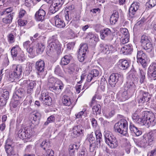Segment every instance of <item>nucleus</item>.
Segmentation results:
<instances>
[{"label": "nucleus", "mask_w": 156, "mask_h": 156, "mask_svg": "<svg viewBox=\"0 0 156 156\" xmlns=\"http://www.w3.org/2000/svg\"><path fill=\"white\" fill-rule=\"evenodd\" d=\"M107 82L105 78H102L100 82V87L101 90L104 91L105 90V85H106V83Z\"/></svg>", "instance_id": "4d7b16f0"}, {"label": "nucleus", "mask_w": 156, "mask_h": 156, "mask_svg": "<svg viewBox=\"0 0 156 156\" xmlns=\"http://www.w3.org/2000/svg\"><path fill=\"white\" fill-rule=\"evenodd\" d=\"M63 3L62 0H55L54 4L50 7V12L53 13H55L62 7Z\"/></svg>", "instance_id": "aec40b11"}, {"label": "nucleus", "mask_w": 156, "mask_h": 156, "mask_svg": "<svg viewBox=\"0 0 156 156\" xmlns=\"http://www.w3.org/2000/svg\"><path fill=\"white\" fill-rule=\"evenodd\" d=\"M39 100L45 105L49 106L52 104V99L49 95L48 92L46 90L41 91Z\"/></svg>", "instance_id": "0eeeda50"}, {"label": "nucleus", "mask_w": 156, "mask_h": 156, "mask_svg": "<svg viewBox=\"0 0 156 156\" xmlns=\"http://www.w3.org/2000/svg\"><path fill=\"white\" fill-rule=\"evenodd\" d=\"M119 75L118 73H112L108 80L109 84L112 87H114L119 78Z\"/></svg>", "instance_id": "4be33fe9"}, {"label": "nucleus", "mask_w": 156, "mask_h": 156, "mask_svg": "<svg viewBox=\"0 0 156 156\" xmlns=\"http://www.w3.org/2000/svg\"><path fill=\"white\" fill-rule=\"evenodd\" d=\"M128 123L126 119H121L116 123L114 126L115 131L123 136H127L128 135L127 129Z\"/></svg>", "instance_id": "f03ea898"}, {"label": "nucleus", "mask_w": 156, "mask_h": 156, "mask_svg": "<svg viewBox=\"0 0 156 156\" xmlns=\"http://www.w3.org/2000/svg\"><path fill=\"white\" fill-rule=\"evenodd\" d=\"M92 109L94 114L96 115L99 114L101 112V106L99 104H96L93 107Z\"/></svg>", "instance_id": "79ce46f5"}, {"label": "nucleus", "mask_w": 156, "mask_h": 156, "mask_svg": "<svg viewBox=\"0 0 156 156\" xmlns=\"http://www.w3.org/2000/svg\"><path fill=\"white\" fill-rule=\"evenodd\" d=\"M119 65L121 69L124 70L127 69L129 66V63L126 60L120 59L119 61Z\"/></svg>", "instance_id": "e433bc0d"}, {"label": "nucleus", "mask_w": 156, "mask_h": 156, "mask_svg": "<svg viewBox=\"0 0 156 156\" xmlns=\"http://www.w3.org/2000/svg\"><path fill=\"white\" fill-rule=\"evenodd\" d=\"M144 120L143 125L148 127L153 126L156 124V119L154 114L151 112L147 111H143Z\"/></svg>", "instance_id": "7ed1b4c3"}, {"label": "nucleus", "mask_w": 156, "mask_h": 156, "mask_svg": "<svg viewBox=\"0 0 156 156\" xmlns=\"http://www.w3.org/2000/svg\"><path fill=\"white\" fill-rule=\"evenodd\" d=\"M80 146L75 143L70 144L69 147L68 151L70 156H74L76 151H77Z\"/></svg>", "instance_id": "393cba45"}, {"label": "nucleus", "mask_w": 156, "mask_h": 156, "mask_svg": "<svg viewBox=\"0 0 156 156\" xmlns=\"http://www.w3.org/2000/svg\"><path fill=\"white\" fill-rule=\"evenodd\" d=\"M45 48V45L42 43H38L36 45V51L37 54H41Z\"/></svg>", "instance_id": "58836bf2"}, {"label": "nucleus", "mask_w": 156, "mask_h": 156, "mask_svg": "<svg viewBox=\"0 0 156 156\" xmlns=\"http://www.w3.org/2000/svg\"><path fill=\"white\" fill-rule=\"evenodd\" d=\"M100 51L101 52L105 54H109L115 52L116 50L112 45H108L103 43L100 45Z\"/></svg>", "instance_id": "1a4fd4ad"}, {"label": "nucleus", "mask_w": 156, "mask_h": 156, "mask_svg": "<svg viewBox=\"0 0 156 156\" xmlns=\"http://www.w3.org/2000/svg\"><path fill=\"white\" fill-rule=\"evenodd\" d=\"M129 128L130 131L133 132L137 136H139L142 133V131L139 130L136 127L132 122H130L129 123Z\"/></svg>", "instance_id": "473e14b6"}, {"label": "nucleus", "mask_w": 156, "mask_h": 156, "mask_svg": "<svg viewBox=\"0 0 156 156\" xmlns=\"http://www.w3.org/2000/svg\"><path fill=\"white\" fill-rule=\"evenodd\" d=\"M138 110H136L133 113L132 115V118L133 121L137 123L143 125L144 117L142 112H140Z\"/></svg>", "instance_id": "9b49d317"}, {"label": "nucleus", "mask_w": 156, "mask_h": 156, "mask_svg": "<svg viewBox=\"0 0 156 156\" xmlns=\"http://www.w3.org/2000/svg\"><path fill=\"white\" fill-rule=\"evenodd\" d=\"M119 17V12L116 11L114 10L113 14L111 15L110 22L112 24H115L117 21Z\"/></svg>", "instance_id": "c756f323"}, {"label": "nucleus", "mask_w": 156, "mask_h": 156, "mask_svg": "<svg viewBox=\"0 0 156 156\" xmlns=\"http://www.w3.org/2000/svg\"><path fill=\"white\" fill-rule=\"evenodd\" d=\"M66 10L67 12H75L74 11V6L73 5H70L66 8Z\"/></svg>", "instance_id": "69168bd1"}, {"label": "nucleus", "mask_w": 156, "mask_h": 156, "mask_svg": "<svg viewBox=\"0 0 156 156\" xmlns=\"http://www.w3.org/2000/svg\"><path fill=\"white\" fill-rule=\"evenodd\" d=\"M147 58L146 54L142 51H138L137 52V58L138 62L140 63L143 67H145L147 65L145 58Z\"/></svg>", "instance_id": "2eb2a0df"}, {"label": "nucleus", "mask_w": 156, "mask_h": 156, "mask_svg": "<svg viewBox=\"0 0 156 156\" xmlns=\"http://www.w3.org/2000/svg\"><path fill=\"white\" fill-rule=\"evenodd\" d=\"M31 119L34 121L39 119L41 116V114L38 112H33L30 114Z\"/></svg>", "instance_id": "c03bdc74"}, {"label": "nucleus", "mask_w": 156, "mask_h": 156, "mask_svg": "<svg viewBox=\"0 0 156 156\" xmlns=\"http://www.w3.org/2000/svg\"><path fill=\"white\" fill-rule=\"evenodd\" d=\"M124 149L125 150L126 153L129 154L130 152V146L127 143L124 144L123 145Z\"/></svg>", "instance_id": "052dcab7"}, {"label": "nucleus", "mask_w": 156, "mask_h": 156, "mask_svg": "<svg viewBox=\"0 0 156 156\" xmlns=\"http://www.w3.org/2000/svg\"><path fill=\"white\" fill-rule=\"evenodd\" d=\"M45 15V11L40 8L35 13L34 15L35 19L37 21L42 22L44 20Z\"/></svg>", "instance_id": "412c9836"}, {"label": "nucleus", "mask_w": 156, "mask_h": 156, "mask_svg": "<svg viewBox=\"0 0 156 156\" xmlns=\"http://www.w3.org/2000/svg\"><path fill=\"white\" fill-rule=\"evenodd\" d=\"M133 94L125 90L120 95V98L122 101H125L128 99Z\"/></svg>", "instance_id": "c9c22d12"}, {"label": "nucleus", "mask_w": 156, "mask_h": 156, "mask_svg": "<svg viewBox=\"0 0 156 156\" xmlns=\"http://www.w3.org/2000/svg\"><path fill=\"white\" fill-rule=\"evenodd\" d=\"M13 13V12H12V13H9L7 17L3 18L2 20V22L6 24L10 23L12 21Z\"/></svg>", "instance_id": "a18cd8bd"}, {"label": "nucleus", "mask_w": 156, "mask_h": 156, "mask_svg": "<svg viewBox=\"0 0 156 156\" xmlns=\"http://www.w3.org/2000/svg\"><path fill=\"white\" fill-rule=\"evenodd\" d=\"M83 128L80 126H77L73 128V136L74 137L83 136L84 135Z\"/></svg>", "instance_id": "a211bd4d"}, {"label": "nucleus", "mask_w": 156, "mask_h": 156, "mask_svg": "<svg viewBox=\"0 0 156 156\" xmlns=\"http://www.w3.org/2000/svg\"><path fill=\"white\" fill-rule=\"evenodd\" d=\"M140 82L141 83H143L145 78L146 70H143L142 69H140Z\"/></svg>", "instance_id": "8fccbe9b"}, {"label": "nucleus", "mask_w": 156, "mask_h": 156, "mask_svg": "<svg viewBox=\"0 0 156 156\" xmlns=\"http://www.w3.org/2000/svg\"><path fill=\"white\" fill-rule=\"evenodd\" d=\"M98 143L97 142L90 144L89 150L91 152L95 151V154L96 153V150L98 148Z\"/></svg>", "instance_id": "49530a36"}, {"label": "nucleus", "mask_w": 156, "mask_h": 156, "mask_svg": "<svg viewBox=\"0 0 156 156\" xmlns=\"http://www.w3.org/2000/svg\"><path fill=\"white\" fill-rule=\"evenodd\" d=\"M137 145L139 147L144 148L148 146L146 139L145 137H143V136L142 139L138 142Z\"/></svg>", "instance_id": "a19ab883"}, {"label": "nucleus", "mask_w": 156, "mask_h": 156, "mask_svg": "<svg viewBox=\"0 0 156 156\" xmlns=\"http://www.w3.org/2000/svg\"><path fill=\"white\" fill-rule=\"evenodd\" d=\"M34 0H26L25 3V5L28 7H30L32 5H34Z\"/></svg>", "instance_id": "338daca9"}, {"label": "nucleus", "mask_w": 156, "mask_h": 156, "mask_svg": "<svg viewBox=\"0 0 156 156\" xmlns=\"http://www.w3.org/2000/svg\"><path fill=\"white\" fill-rule=\"evenodd\" d=\"M22 98V96H19L17 94L14 96V101L12 104V107L13 108H16L20 105L23 101Z\"/></svg>", "instance_id": "a878e982"}, {"label": "nucleus", "mask_w": 156, "mask_h": 156, "mask_svg": "<svg viewBox=\"0 0 156 156\" xmlns=\"http://www.w3.org/2000/svg\"><path fill=\"white\" fill-rule=\"evenodd\" d=\"M9 93L5 90L3 91L2 96L0 97V106H3L6 104V101L9 99Z\"/></svg>", "instance_id": "b1692460"}, {"label": "nucleus", "mask_w": 156, "mask_h": 156, "mask_svg": "<svg viewBox=\"0 0 156 156\" xmlns=\"http://www.w3.org/2000/svg\"><path fill=\"white\" fill-rule=\"evenodd\" d=\"M136 89V86L132 81H128L125 85V90L133 94Z\"/></svg>", "instance_id": "5701e85b"}, {"label": "nucleus", "mask_w": 156, "mask_h": 156, "mask_svg": "<svg viewBox=\"0 0 156 156\" xmlns=\"http://www.w3.org/2000/svg\"><path fill=\"white\" fill-rule=\"evenodd\" d=\"M18 25L20 26H23L27 23V20L22 19H19L18 21Z\"/></svg>", "instance_id": "774afa93"}, {"label": "nucleus", "mask_w": 156, "mask_h": 156, "mask_svg": "<svg viewBox=\"0 0 156 156\" xmlns=\"http://www.w3.org/2000/svg\"><path fill=\"white\" fill-rule=\"evenodd\" d=\"M72 58L71 55L70 54L65 55L61 59L60 65L62 66L67 65L69 63Z\"/></svg>", "instance_id": "7c9ffc66"}, {"label": "nucleus", "mask_w": 156, "mask_h": 156, "mask_svg": "<svg viewBox=\"0 0 156 156\" xmlns=\"http://www.w3.org/2000/svg\"><path fill=\"white\" fill-rule=\"evenodd\" d=\"M62 102L64 105L67 106H73L76 104L72 97L67 95L62 96Z\"/></svg>", "instance_id": "4468645a"}, {"label": "nucleus", "mask_w": 156, "mask_h": 156, "mask_svg": "<svg viewBox=\"0 0 156 156\" xmlns=\"http://www.w3.org/2000/svg\"><path fill=\"white\" fill-rule=\"evenodd\" d=\"M90 73L94 78L98 76L100 74L99 71L97 69H93L92 70Z\"/></svg>", "instance_id": "bf43d9fd"}, {"label": "nucleus", "mask_w": 156, "mask_h": 156, "mask_svg": "<svg viewBox=\"0 0 156 156\" xmlns=\"http://www.w3.org/2000/svg\"><path fill=\"white\" fill-rule=\"evenodd\" d=\"M141 96L139 97L138 102L140 104H143L149 101L150 97L148 92L141 90L140 91Z\"/></svg>", "instance_id": "6ab92c4d"}, {"label": "nucleus", "mask_w": 156, "mask_h": 156, "mask_svg": "<svg viewBox=\"0 0 156 156\" xmlns=\"http://www.w3.org/2000/svg\"><path fill=\"white\" fill-rule=\"evenodd\" d=\"M55 119V117L54 115H52L48 118L47 121L45 122L46 124H48L49 123L54 122Z\"/></svg>", "instance_id": "e2e57ef3"}, {"label": "nucleus", "mask_w": 156, "mask_h": 156, "mask_svg": "<svg viewBox=\"0 0 156 156\" xmlns=\"http://www.w3.org/2000/svg\"><path fill=\"white\" fill-rule=\"evenodd\" d=\"M45 67L44 61L41 59L37 61L35 63V68L37 71V74L40 77H43L42 76L44 73Z\"/></svg>", "instance_id": "6e6552de"}, {"label": "nucleus", "mask_w": 156, "mask_h": 156, "mask_svg": "<svg viewBox=\"0 0 156 156\" xmlns=\"http://www.w3.org/2000/svg\"><path fill=\"white\" fill-rule=\"evenodd\" d=\"M22 72V66L20 64H13L11 69L9 77L10 80L13 81L20 78Z\"/></svg>", "instance_id": "39448f33"}, {"label": "nucleus", "mask_w": 156, "mask_h": 156, "mask_svg": "<svg viewBox=\"0 0 156 156\" xmlns=\"http://www.w3.org/2000/svg\"><path fill=\"white\" fill-rule=\"evenodd\" d=\"M152 72L151 74L152 78L156 77V63H152L148 68V74L149 72Z\"/></svg>", "instance_id": "72a5a7b5"}, {"label": "nucleus", "mask_w": 156, "mask_h": 156, "mask_svg": "<svg viewBox=\"0 0 156 156\" xmlns=\"http://www.w3.org/2000/svg\"><path fill=\"white\" fill-rule=\"evenodd\" d=\"M123 37H129V34L127 29L126 28H123L121 30Z\"/></svg>", "instance_id": "680f3d73"}, {"label": "nucleus", "mask_w": 156, "mask_h": 156, "mask_svg": "<svg viewBox=\"0 0 156 156\" xmlns=\"http://www.w3.org/2000/svg\"><path fill=\"white\" fill-rule=\"evenodd\" d=\"M23 47L25 48L27 51L30 54H33L35 51V45L34 44L31 43L29 41H28L23 43Z\"/></svg>", "instance_id": "f3484780"}, {"label": "nucleus", "mask_w": 156, "mask_h": 156, "mask_svg": "<svg viewBox=\"0 0 156 156\" xmlns=\"http://www.w3.org/2000/svg\"><path fill=\"white\" fill-rule=\"evenodd\" d=\"M111 33V31L108 28H105L100 31V37L102 39H104L106 37L110 36Z\"/></svg>", "instance_id": "c85d7f7f"}, {"label": "nucleus", "mask_w": 156, "mask_h": 156, "mask_svg": "<svg viewBox=\"0 0 156 156\" xmlns=\"http://www.w3.org/2000/svg\"><path fill=\"white\" fill-rule=\"evenodd\" d=\"M133 50V46L131 44L125 45L121 50V52L125 55L130 54Z\"/></svg>", "instance_id": "bb28decb"}, {"label": "nucleus", "mask_w": 156, "mask_h": 156, "mask_svg": "<svg viewBox=\"0 0 156 156\" xmlns=\"http://www.w3.org/2000/svg\"><path fill=\"white\" fill-rule=\"evenodd\" d=\"M63 87V83L60 80H59L57 81L50 90L55 92L56 94H58L61 92Z\"/></svg>", "instance_id": "dca6fc26"}, {"label": "nucleus", "mask_w": 156, "mask_h": 156, "mask_svg": "<svg viewBox=\"0 0 156 156\" xmlns=\"http://www.w3.org/2000/svg\"><path fill=\"white\" fill-rule=\"evenodd\" d=\"M87 37L90 39V41L94 43V41H98V38L92 33H89Z\"/></svg>", "instance_id": "864d4df0"}, {"label": "nucleus", "mask_w": 156, "mask_h": 156, "mask_svg": "<svg viewBox=\"0 0 156 156\" xmlns=\"http://www.w3.org/2000/svg\"><path fill=\"white\" fill-rule=\"evenodd\" d=\"M143 48L147 52H151L153 49V46L151 41L143 44Z\"/></svg>", "instance_id": "de8ad7c7"}, {"label": "nucleus", "mask_w": 156, "mask_h": 156, "mask_svg": "<svg viewBox=\"0 0 156 156\" xmlns=\"http://www.w3.org/2000/svg\"><path fill=\"white\" fill-rule=\"evenodd\" d=\"M75 15V12H66V13L65 14V19L68 22H69L72 20L74 16Z\"/></svg>", "instance_id": "603ef678"}, {"label": "nucleus", "mask_w": 156, "mask_h": 156, "mask_svg": "<svg viewBox=\"0 0 156 156\" xmlns=\"http://www.w3.org/2000/svg\"><path fill=\"white\" fill-rule=\"evenodd\" d=\"M86 141H88L90 144L96 142L95 138L93 136V132L88 134L87 136Z\"/></svg>", "instance_id": "09e8293b"}, {"label": "nucleus", "mask_w": 156, "mask_h": 156, "mask_svg": "<svg viewBox=\"0 0 156 156\" xmlns=\"http://www.w3.org/2000/svg\"><path fill=\"white\" fill-rule=\"evenodd\" d=\"M104 135L105 142L110 148L114 149L118 147V142L117 139L110 131H105Z\"/></svg>", "instance_id": "20e7f679"}, {"label": "nucleus", "mask_w": 156, "mask_h": 156, "mask_svg": "<svg viewBox=\"0 0 156 156\" xmlns=\"http://www.w3.org/2000/svg\"><path fill=\"white\" fill-rule=\"evenodd\" d=\"M48 144V143L47 142L46 140H45L42 142L40 146L44 150H45L46 149L49 147Z\"/></svg>", "instance_id": "0e129e2a"}, {"label": "nucleus", "mask_w": 156, "mask_h": 156, "mask_svg": "<svg viewBox=\"0 0 156 156\" xmlns=\"http://www.w3.org/2000/svg\"><path fill=\"white\" fill-rule=\"evenodd\" d=\"M20 48L18 45H16L12 47L11 50V55L13 58L17 57L20 52Z\"/></svg>", "instance_id": "f704fd0d"}, {"label": "nucleus", "mask_w": 156, "mask_h": 156, "mask_svg": "<svg viewBox=\"0 0 156 156\" xmlns=\"http://www.w3.org/2000/svg\"><path fill=\"white\" fill-rule=\"evenodd\" d=\"M143 137L145 138L148 146H152L154 144V139L152 134H145L143 135Z\"/></svg>", "instance_id": "cd10ccee"}, {"label": "nucleus", "mask_w": 156, "mask_h": 156, "mask_svg": "<svg viewBox=\"0 0 156 156\" xmlns=\"http://www.w3.org/2000/svg\"><path fill=\"white\" fill-rule=\"evenodd\" d=\"M49 44L47 48L46 53H49L52 51H56L57 53L60 51L61 44L57 39L56 36H52L49 40Z\"/></svg>", "instance_id": "f257e3e1"}, {"label": "nucleus", "mask_w": 156, "mask_h": 156, "mask_svg": "<svg viewBox=\"0 0 156 156\" xmlns=\"http://www.w3.org/2000/svg\"><path fill=\"white\" fill-rule=\"evenodd\" d=\"M59 80L53 77H51L48 79L47 86L50 90L52 88V87H53L57 81Z\"/></svg>", "instance_id": "4c0bfd02"}, {"label": "nucleus", "mask_w": 156, "mask_h": 156, "mask_svg": "<svg viewBox=\"0 0 156 156\" xmlns=\"http://www.w3.org/2000/svg\"><path fill=\"white\" fill-rule=\"evenodd\" d=\"M87 49V44H83L81 45L78 54V58L80 62H82L84 61Z\"/></svg>", "instance_id": "9d476101"}, {"label": "nucleus", "mask_w": 156, "mask_h": 156, "mask_svg": "<svg viewBox=\"0 0 156 156\" xmlns=\"http://www.w3.org/2000/svg\"><path fill=\"white\" fill-rule=\"evenodd\" d=\"M54 20L55 22L56 26L59 28H62L65 27V23L62 19V14L59 13L54 16Z\"/></svg>", "instance_id": "f8f14e48"}, {"label": "nucleus", "mask_w": 156, "mask_h": 156, "mask_svg": "<svg viewBox=\"0 0 156 156\" xmlns=\"http://www.w3.org/2000/svg\"><path fill=\"white\" fill-rule=\"evenodd\" d=\"M5 149L7 154V156H15L16 155L14 148L12 147L11 145H6Z\"/></svg>", "instance_id": "2f4dec72"}, {"label": "nucleus", "mask_w": 156, "mask_h": 156, "mask_svg": "<svg viewBox=\"0 0 156 156\" xmlns=\"http://www.w3.org/2000/svg\"><path fill=\"white\" fill-rule=\"evenodd\" d=\"M15 34L11 33L9 34L7 36V40L9 44H12L15 41Z\"/></svg>", "instance_id": "ea45409f"}, {"label": "nucleus", "mask_w": 156, "mask_h": 156, "mask_svg": "<svg viewBox=\"0 0 156 156\" xmlns=\"http://www.w3.org/2000/svg\"><path fill=\"white\" fill-rule=\"evenodd\" d=\"M80 17V16H78V17H75L74 18H73V19L71 22L72 23L73 26L75 28H77L79 27V22Z\"/></svg>", "instance_id": "3c124183"}, {"label": "nucleus", "mask_w": 156, "mask_h": 156, "mask_svg": "<svg viewBox=\"0 0 156 156\" xmlns=\"http://www.w3.org/2000/svg\"><path fill=\"white\" fill-rule=\"evenodd\" d=\"M96 139V142L98 143L99 146L101 145V140L102 139V134L100 130H96L95 132Z\"/></svg>", "instance_id": "37998d69"}, {"label": "nucleus", "mask_w": 156, "mask_h": 156, "mask_svg": "<svg viewBox=\"0 0 156 156\" xmlns=\"http://www.w3.org/2000/svg\"><path fill=\"white\" fill-rule=\"evenodd\" d=\"M18 59L22 62L23 61L26 59L25 56L23 52L21 51L18 54L17 56Z\"/></svg>", "instance_id": "13d9d810"}, {"label": "nucleus", "mask_w": 156, "mask_h": 156, "mask_svg": "<svg viewBox=\"0 0 156 156\" xmlns=\"http://www.w3.org/2000/svg\"><path fill=\"white\" fill-rule=\"evenodd\" d=\"M139 7V3L136 2H134L130 5L129 9V17L130 19L133 18L137 11Z\"/></svg>", "instance_id": "ddd939ff"}, {"label": "nucleus", "mask_w": 156, "mask_h": 156, "mask_svg": "<svg viewBox=\"0 0 156 156\" xmlns=\"http://www.w3.org/2000/svg\"><path fill=\"white\" fill-rule=\"evenodd\" d=\"M18 136L22 140L29 139L34 136L35 132L31 128H27L23 131V129L20 130L18 132Z\"/></svg>", "instance_id": "423d86ee"}, {"label": "nucleus", "mask_w": 156, "mask_h": 156, "mask_svg": "<svg viewBox=\"0 0 156 156\" xmlns=\"http://www.w3.org/2000/svg\"><path fill=\"white\" fill-rule=\"evenodd\" d=\"M13 10L12 7H10L5 9L3 11L1 12V15H6V14L12 13V12Z\"/></svg>", "instance_id": "6e6d98bb"}, {"label": "nucleus", "mask_w": 156, "mask_h": 156, "mask_svg": "<svg viewBox=\"0 0 156 156\" xmlns=\"http://www.w3.org/2000/svg\"><path fill=\"white\" fill-rule=\"evenodd\" d=\"M150 41L148 37L145 35H143L141 37L140 42L142 44H145Z\"/></svg>", "instance_id": "5fc2aeb1"}]
</instances>
